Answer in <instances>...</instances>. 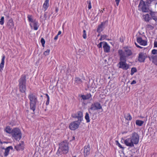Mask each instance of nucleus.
<instances>
[{
  "label": "nucleus",
  "mask_w": 157,
  "mask_h": 157,
  "mask_svg": "<svg viewBox=\"0 0 157 157\" xmlns=\"http://www.w3.org/2000/svg\"><path fill=\"white\" fill-rule=\"evenodd\" d=\"M90 147L89 144L85 146L84 149V157H87L90 154Z\"/></svg>",
  "instance_id": "13"
},
{
  "label": "nucleus",
  "mask_w": 157,
  "mask_h": 157,
  "mask_svg": "<svg viewBox=\"0 0 157 157\" xmlns=\"http://www.w3.org/2000/svg\"><path fill=\"white\" fill-rule=\"evenodd\" d=\"M116 145L118 146V147L121 148L122 149V150H124V148L123 147L122 145L119 143V142L118 141H116Z\"/></svg>",
  "instance_id": "33"
},
{
  "label": "nucleus",
  "mask_w": 157,
  "mask_h": 157,
  "mask_svg": "<svg viewBox=\"0 0 157 157\" xmlns=\"http://www.w3.org/2000/svg\"><path fill=\"white\" fill-rule=\"evenodd\" d=\"M61 31H59L58 32V34L57 35L59 36V35H60L61 34Z\"/></svg>",
  "instance_id": "55"
},
{
  "label": "nucleus",
  "mask_w": 157,
  "mask_h": 157,
  "mask_svg": "<svg viewBox=\"0 0 157 157\" xmlns=\"http://www.w3.org/2000/svg\"><path fill=\"white\" fill-rule=\"evenodd\" d=\"M107 36L106 35H101V37L102 38L103 40L106 38Z\"/></svg>",
  "instance_id": "46"
},
{
  "label": "nucleus",
  "mask_w": 157,
  "mask_h": 157,
  "mask_svg": "<svg viewBox=\"0 0 157 157\" xmlns=\"http://www.w3.org/2000/svg\"><path fill=\"white\" fill-rule=\"evenodd\" d=\"M5 56L4 55H3L2 59L1 62L0 64V71H2L3 70L5 63Z\"/></svg>",
  "instance_id": "21"
},
{
  "label": "nucleus",
  "mask_w": 157,
  "mask_h": 157,
  "mask_svg": "<svg viewBox=\"0 0 157 157\" xmlns=\"http://www.w3.org/2000/svg\"><path fill=\"white\" fill-rule=\"evenodd\" d=\"M135 44L136 45V46L137 47V48H142V47H141V46H140L138 45L136 42H135Z\"/></svg>",
  "instance_id": "50"
},
{
  "label": "nucleus",
  "mask_w": 157,
  "mask_h": 157,
  "mask_svg": "<svg viewBox=\"0 0 157 157\" xmlns=\"http://www.w3.org/2000/svg\"><path fill=\"white\" fill-rule=\"evenodd\" d=\"M10 149L12 150L13 149V147L12 146H10L6 148H5V152L3 153L4 156L6 157L8 155Z\"/></svg>",
  "instance_id": "19"
},
{
  "label": "nucleus",
  "mask_w": 157,
  "mask_h": 157,
  "mask_svg": "<svg viewBox=\"0 0 157 157\" xmlns=\"http://www.w3.org/2000/svg\"><path fill=\"white\" fill-rule=\"evenodd\" d=\"M145 2L147 4V6H149L150 4L151 3L152 0H146V1Z\"/></svg>",
  "instance_id": "38"
},
{
  "label": "nucleus",
  "mask_w": 157,
  "mask_h": 157,
  "mask_svg": "<svg viewBox=\"0 0 157 157\" xmlns=\"http://www.w3.org/2000/svg\"><path fill=\"white\" fill-rule=\"evenodd\" d=\"M124 52H125V55L127 57L131 56L132 54V51L127 47L124 48Z\"/></svg>",
  "instance_id": "20"
},
{
  "label": "nucleus",
  "mask_w": 157,
  "mask_h": 157,
  "mask_svg": "<svg viewBox=\"0 0 157 157\" xmlns=\"http://www.w3.org/2000/svg\"><path fill=\"white\" fill-rule=\"evenodd\" d=\"M137 71V70L136 67H132L131 69V75H132L134 73Z\"/></svg>",
  "instance_id": "32"
},
{
  "label": "nucleus",
  "mask_w": 157,
  "mask_h": 157,
  "mask_svg": "<svg viewBox=\"0 0 157 157\" xmlns=\"http://www.w3.org/2000/svg\"><path fill=\"white\" fill-rule=\"evenodd\" d=\"M144 122L143 121L138 120H136V124L140 126H141Z\"/></svg>",
  "instance_id": "29"
},
{
  "label": "nucleus",
  "mask_w": 157,
  "mask_h": 157,
  "mask_svg": "<svg viewBox=\"0 0 157 157\" xmlns=\"http://www.w3.org/2000/svg\"><path fill=\"white\" fill-rule=\"evenodd\" d=\"M118 53L120 56V62H126V57H128L125 55V52L122 50L118 51Z\"/></svg>",
  "instance_id": "9"
},
{
  "label": "nucleus",
  "mask_w": 157,
  "mask_h": 157,
  "mask_svg": "<svg viewBox=\"0 0 157 157\" xmlns=\"http://www.w3.org/2000/svg\"><path fill=\"white\" fill-rule=\"evenodd\" d=\"M49 0H45L43 4V7L44 9V11L47 10L49 6Z\"/></svg>",
  "instance_id": "25"
},
{
  "label": "nucleus",
  "mask_w": 157,
  "mask_h": 157,
  "mask_svg": "<svg viewBox=\"0 0 157 157\" xmlns=\"http://www.w3.org/2000/svg\"><path fill=\"white\" fill-rule=\"evenodd\" d=\"M28 20H32V16L31 15H28Z\"/></svg>",
  "instance_id": "52"
},
{
  "label": "nucleus",
  "mask_w": 157,
  "mask_h": 157,
  "mask_svg": "<svg viewBox=\"0 0 157 157\" xmlns=\"http://www.w3.org/2000/svg\"><path fill=\"white\" fill-rule=\"evenodd\" d=\"M120 0H115V2L117 6H118Z\"/></svg>",
  "instance_id": "48"
},
{
  "label": "nucleus",
  "mask_w": 157,
  "mask_h": 157,
  "mask_svg": "<svg viewBox=\"0 0 157 157\" xmlns=\"http://www.w3.org/2000/svg\"><path fill=\"white\" fill-rule=\"evenodd\" d=\"M139 136L138 134L134 132L132 133L130 138H127L124 140V144L128 146L131 147H134V144H137L139 142Z\"/></svg>",
  "instance_id": "1"
},
{
  "label": "nucleus",
  "mask_w": 157,
  "mask_h": 157,
  "mask_svg": "<svg viewBox=\"0 0 157 157\" xmlns=\"http://www.w3.org/2000/svg\"><path fill=\"white\" fill-rule=\"evenodd\" d=\"M90 109L92 110H96L99 109H102L103 110L102 107L99 102H96L92 104L91 105Z\"/></svg>",
  "instance_id": "7"
},
{
  "label": "nucleus",
  "mask_w": 157,
  "mask_h": 157,
  "mask_svg": "<svg viewBox=\"0 0 157 157\" xmlns=\"http://www.w3.org/2000/svg\"><path fill=\"white\" fill-rule=\"evenodd\" d=\"M136 81L135 80H133L131 82V84L132 85V84H136Z\"/></svg>",
  "instance_id": "49"
},
{
  "label": "nucleus",
  "mask_w": 157,
  "mask_h": 157,
  "mask_svg": "<svg viewBox=\"0 0 157 157\" xmlns=\"http://www.w3.org/2000/svg\"><path fill=\"white\" fill-rule=\"evenodd\" d=\"M28 97L30 101V108L33 110V113L34 114L37 101V97L35 94L31 93L29 95Z\"/></svg>",
  "instance_id": "3"
},
{
  "label": "nucleus",
  "mask_w": 157,
  "mask_h": 157,
  "mask_svg": "<svg viewBox=\"0 0 157 157\" xmlns=\"http://www.w3.org/2000/svg\"><path fill=\"white\" fill-rule=\"evenodd\" d=\"M104 9H105L104 8V9H103V10H101V11H102V13L103 12V10H104Z\"/></svg>",
  "instance_id": "64"
},
{
  "label": "nucleus",
  "mask_w": 157,
  "mask_h": 157,
  "mask_svg": "<svg viewBox=\"0 0 157 157\" xmlns=\"http://www.w3.org/2000/svg\"><path fill=\"white\" fill-rule=\"evenodd\" d=\"M7 143L6 142L4 141L3 142H2L1 140H0V148H2L3 147H3L2 146V144L3 143Z\"/></svg>",
  "instance_id": "43"
},
{
  "label": "nucleus",
  "mask_w": 157,
  "mask_h": 157,
  "mask_svg": "<svg viewBox=\"0 0 157 157\" xmlns=\"http://www.w3.org/2000/svg\"><path fill=\"white\" fill-rule=\"evenodd\" d=\"M143 17L144 20H149L148 19L150 17V15L147 13L143 16Z\"/></svg>",
  "instance_id": "34"
},
{
  "label": "nucleus",
  "mask_w": 157,
  "mask_h": 157,
  "mask_svg": "<svg viewBox=\"0 0 157 157\" xmlns=\"http://www.w3.org/2000/svg\"><path fill=\"white\" fill-rule=\"evenodd\" d=\"M104 9H105L104 8V9H103V10H101V11H102V13L103 12V10H104Z\"/></svg>",
  "instance_id": "63"
},
{
  "label": "nucleus",
  "mask_w": 157,
  "mask_h": 157,
  "mask_svg": "<svg viewBox=\"0 0 157 157\" xmlns=\"http://www.w3.org/2000/svg\"><path fill=\"white\" fill-rule=\"evenodd\" d=\"M124 118L128 121H131L132 119V117L129 113H125L124 114Z\"/></svg>",
  "instance_id": "24"
},
{
  "label": "nucleus",
  "mask_w": 157,
  "mask_h": 157,
  "mask_svg": "<svg viewBox=\"0 0 157 157\" xmlns=\"http://www.w3.org/2000/svg\"><path fill=\"white\" fill-rule=\"evenodd\" d=\"M4 149H5L4 147H3V148H0V156L2 155V154H3V153H4L3 150H4Z\"/></svg>",
  "instance_id": "41"
},
{
  "label": "nucleus",
  "mask_w": 157,
  "mask_h": 157,
  "mask_svg": "<svg viewBox=\"0 0 157 157\" xmlns=\"http://www.w3.org/2000/svg\"><path fill=\"white\" fill-rule=\"evenodd\" d=\"M4 23V20H0V24L1 25H2Z\"/></svg>",
  "instance_id": "53"
},
{
  "label": "nucleus",
  "mask_w": 157,
  "mask_h": 157,
  "mask_svg": "<svg viewBox=\"0 0 157 157\" xmlns=\"http://www.w3.org/2000/svg\"><path fill=\"white\" fill-rule=\"evenodd\" d=\"M120 41H121V42H123V41H121V38H120Z\"/></svg>",
  "instance_id": "61"
},
{
  "label": "nucleus",
  "mask_w": 157,
  "mask_h": 157,
  "mask_svg": "<svg viewBox=\"0 0 157 157\" xmlns=\"http://www.w3.org/2000/svg\"><path fill=\"white\" fill-rule=\"evenodd\" d=\"M75 140V137L73 136L72 137V139H71V140H70V141H71V140Z\"/></svg>",
  "instance_id": "58"
},
{
  "label": "nucleus",
  "mask_w": 157,
  "mask_h": 157,
  "mask_svg": "<svg viewBox=\"0 0 157 157\" xmlns=\"http://www.w3.org/2000/svg\"><path fill=\"white\" fill-rule=\"evenodd\" d=\"M45 95L47 97V99L49 98V97L48 94H45Z\"/></svg>",
  "instance_id": "57"
},
{
  "label": "nucleus",
  "mask_w": 157,
  "mask_h": 157,
  "mask_svg": "<svg viewBox=\"0 0 157 157\" xmlns=\"http://www.w3.org/2000/svg\"><path fill=\"white\" fill-rule=\"evenodd\" d=\"M80 123L81 122H77V121L72 122L69 125V128L71 130H75L78 128Z\"/></svg>",
  "instance_id": "10"
},
{
  "label": "nucleus",
  "mask_w": 157,
  "mask_h": 157,
  "mask_svg": "<svg viewBox=\"0 0 157 157\" xmlns=\"http://www.w3.org/2000/svg\"><path fill=\"white\" fill-rule=\"evenodd\" d=\"M11 135L13 139L17 141H19L21 138L22 134L20 130L17 128L13 129Z\"/></svg>",
  "instance_id": "5"
},
{
  "label": "nucleus",
  "mask_w": 157,
  "mask_h": 157,
  "mask_svg": "<svg viewBox=\"0 0 157 157\" xmlns=\"http://www.w3.org/2000/svg\"><path fill=\"white\" fill-rule=\"evenodd\" d=\"M24 142L21 141V143H20L19 144L16 145L14 147L16 150L17 151H19L20 150H23L24 149Z\"/></svg>",
  "instance_id": "15"
},
{
  "label": "nucleus",
  "mask_w": 157,
  "mask_h": 157,
  "mask_svg": "<svg viewBox=\"0 0 157 157\" xmlns=\"http://www.w3.org/2000/svg\"><path fill=\"white\" fill-rule=\"evenodd\" d=\"M151 4H153L155 6L157 4V0H152Z\"/></svg>",
  "instance_id": "44"
},
{
  "label": "nucleus",
  "mask_w": 157,
  "mask_h": 157,
  "mask_svg": "<svg viewBox=\"0 0 157 157\" xmlns=\"http://www.w3.org/2000/svg\"><path fill=\"white\" fill-rule=\"evenodd\" d=\"M104 43V45L103 48L104 50V51L105 52H110V47L108 44L106 42L103 41Z\"/></svg>",
  "instance_id": "18"
},
{
  "label": "nucleus",
  "mask_w": 157,
  "mask_h": 157,
  "mask_svg": "<svg viewBox=\"0 0 157 157\" xmlns=\"http://www.w3.org/2000/svg\"><path fill=\"white\" fill-rule=\"evenodd\" d=\"M150 60H151V59H152V62L155 65H157V55H152L151 57H149Z\"/></svg>",
  "instance_id": "22"
},
{
  "label": "nucleus",
  "mask_w": 157,
  "mask_h": 157,
  "mask_svg": "<svg viewBox=\"0 0 157 157\" xmlns=\"http://www.w3.org/2000/svg\"><path fill=\"white\" fill-rule=\"evenodd\" d=\"M136 41L140 45L145 46L147 44V41L145 40H143L140 37H137Z\"/></svg>",
  "instance_id": "17"
},
{
  "label": "nucleus",
  "mask_w": 157,
  "mask_h": 157,
  "mask_svg": "<svg viewBox=\"0 0 157 157\" xmlns=\"http://www.w3.org/2000/svg\"><path fill=\"white\" fill-rule=\"evenodd\" d=\"M58 37V36L57 35L54 37V40H56L57 39Z\"/></svg>",
  "instance_id": "54"
},
{
  "label": "nucleus",
  "mask_w": 157,
  "mask_h": 157,
  "mask_svg": "<svg viewBox=\"0 0 157 157\" xmlns=\"http://www.w3.org/2000/svg\"><path fill=\"white\" fill-rule=\"evenodd\" d=\"M4 17H2L0 20H4Z\"/></svg>",
  "instance_id": "60"
},
{
  "label": "nucleus",
  "mask_w": 157,
  "mask_h": 157,
  "mask_svg": "<svg viewBox=\"0 0 157 157\" xmlns=\"http://www.w3.org/2000/svg\"><path fill=\"white\" fill-rule=\"evenodd\" d=\"M69 148L68 144L66 140L61 142L59 144V149L57 152L58 154L59 153L66 154L68 152Z\"/></svg>",
  "instance_id": "4"
},
{
  "label": "nucleus",
  "mask_w": 157,
  "mask_h": 157,
  "mask_svg": "<svg viewBox=\"0 0 157 157\" xmlns=\"http://www.w3.org/2000/svg\"><path fill=\"white\" fill-rule=\"evenodd\" d=\"M151 53L153 55L157 54V50L155 49H153L152 50L151 52Z\"/></svg>",
  "instance_id": "39"
},
{
  "label": "nucleus",
  "mask_w": 157,
  "mask_h": 157,
  "mask_svg": "<svg viewBox=\"0 0 157 157\" xmlns=\"http://www.w3.org/2000/svg\"><path fill=\"white\" fill-rule=\"evenodd\" d=\"M150 18L153 20H157V13L151 12L150 13Z\"/></svg>",
  "instance_id": "23"
},
{
  "label": "nucleus",
  "mask_w": 157,
  "mask_h": 157,
  "mask_svg": "<svg viewBox=\"0 0 157 157\" xmlns=\"http://www.w3.org/2000/svg\"><path fill=\"white\" fill-rule=\"evenodd\" d=\"M83 37L84 39H86V31L84 30L83 31Z\"/></svg>",
  "instance_id": "40"
},
{
  "label": "nucleus",
  "mask_w": 157,
  "mask_h": 157,
  "mask_svg": "<svg viewBox=\"0 0 157 157\" xmlns=\"http://www.w3.org/2000/svg\"><path fill=\"white\" fill-rule=\"evenodd\" d=\"M91 97V95L90 94H87L86 95H82L81 96V97L84 100L88 99L90 98Z\"/></svg>",
  "instance_id": "26"
},
{
  "label": "nucleus",
  "mask_w": 157,
  "mask_h": 157,
  "mask_svg": "<svg viewBox=\"0 0 157 157\" xmlns=\"http://www.w3.org/2000/svg\"><path fill=\"white\" fill-rule=\"evenodd\" d=\"M58 8L57 7H56V10H56V12H57L58 11Z\"/></svg>",
  "instance_id": "56"
},
{
  "label": "nucleus",
  "mask_w": 157,
  "mask_h": 157,
  "mask_svg": "<svg viewBox=\"0 0 157 157\" xmlns=\"http://www.w3.org/2000/svg\"><path fill=\"white\" fill-rule=\"evenodd\" d=\"M29 25L32 29L33 28L34 30L38 29L39 26V23L36 20H29Z\"/></svg>",
  "instance_id": "8"
},
{
  "label": "nucleus",
  "mask_w": 157,
  "mask_h": 157,
  "mask_svg": "<svg viewBox=\"0 0 157 157\" xmlns=\"http://www.w3.org/2000/svg\"><path fill=\"white\" fill-rule=\"evenodd\" d=\"M18 86L19 91L21 93H25L27 87L26 75H21V78L18 80Z\"/></svg>",
  "instance_id": "2"
},
{
  "label": "nucleus",
  "mask_w": 157,
  "mask_h": 157,
  "mask_svg": "<svg viewBox=\"0 0 157 157\" xmlns=\"http://www.w3.org/2000/svg\"><path fill=\"white\" fill-rule=\"evenodd\" d=\"M5 131L8 133L11 134H12L13 129H12L10 126H8L6 128Z\"/></svg>",
  "instance_id": "28"
},
{
  "label": "nucleus",
  "mask_w": 157,
  "mask_h": 157,
  "mask_svg": "<svg viewBox=\"0 0 157 157\" xmlns=\"http://www.w3.org/2000/svg\"><path fill=\"white\" fill-rule=\"evenodd\" d=\"M73 118H77L78 119L77 122H81L82 121L83 119V114L80 111H78L77 112V114H74L72 116Z\"/></svg>",
  "instance_id": "11"
},
{
  "label": "nucleus",
  "mask_w": 157,
  "mask_h": 157,
  "mask_svg": "<svg viewBox=\"0 0 157 157\" xmlns=\"http://www.w3.org/2000/svg\"><path fill=\"white\" fill-rule=\"evenodd\" d=\"M99 40H103V39L101 37H101L99 39Z\"/></svg>",
  "instance_id": "59"
},
{
  "label": "nucleus",
  "mask_w": 157,
  "mask_h": 157,
  "mask_svg": "<svg viewBox=\"0 0 157 157\" xmlns=\"http://www.w3.org/2000/svg\"><path fill=\"white\" fill-rule=\"evenodd\" d=\"M147 7H148V6H147L144 1L143 0H140L138 7L141 8L143 12H146L148 11V9Z\"/></svg>",
  "instance_id": "6"
},
{
  "label": "nucleus",
  "mask_w": 157,
  "mask_h": 157,
  "mask_svg": "<svg viewBox=\"0 0 157 157\" xmlns=\"http://www.w3.org/2000/svg\"><path fill=\"white\" fill-rule=\"evenodd\" d=\"M7 25L9 28H13L14 26L13 22V20H9V21L7 22Z\"/></svg>",
  "instance_id": "27"
},
{
  "label": "nucleus",
  "mask_w": 157,
  "mask_h": 157,
  "mask_svg": "<svg viewBox=\"0 0 157 157\" xmlns=\"http://www.w3.org/2000/svg\"><path fill=\"white\" fill-rule=\"evenodd\" d=\"M154 47H157V42L155 41L154 42Z\"/></svg>",
  "instance_id": "51"
},
{
  "label": "nucleus",
  "mask_w": 157,
  "mask_h": 157,
  "mask_svg": "<svg viewBox=\"0 0 157 157\" xmlns=\"http://www.w3.org/2000/svg\"><path fill=\"white\" fill-rule=\"evenodd\" d=\"M147 27L148 28H150L151 30H152L154 29V27L150 25H147Z\"/></svg>",
  "instance_id": "42"
},
{
  "label": "nucleus",
  "mask_w": 157,
  "mask_h": 157,
  "mask_svg": "<svg viewBox=\"0 0 157 157\" xmlns=\"http://www.w3.org/2000/svg\"><path fill=\"white\" fill-rule=\"evenodd\" d=\"M85 118L86 120L87 123H89L90 122V117L89 114L87 113H86L85 117Z\"/></svg>",
  "instance_id": "31"
},
{
  "label": "nucleus",
  "mask_w": 157,
  "mask_h": 157,
  "mask_svg": "<svg viewBox=\"0 0 157 157\" xmlns=\"http://www.w3.org/2000/svg\"><path fill=\"white\" fill-rule=\"evenodd\" d=\"M118 65H119L118 67L119 68H121L124 70H127L129 68V65L126 62H119Z\"/></svg>",
  "instance_id": "12"
},
{
  "label": "nucleus",
  "mask_w": 157,
  "mask_h": 157,
  "mask_svg": "<svg viewBox=\"0 0 157 157\" xmlns=\"http://www.w3.org/2000/svg\"><path fill=\"white\" fill-rule=\"evenodd\" d=\"M40 42L42 44V45L43 47H44L45 43V40L43 38H42L40 40Z\"/></svg>",
  "instance_id": "37"
},
{
  "label": "nucleus",
  "mask_w": 157,
  "mask_h": 157,
  "mask_svg": "<svg viewBox=\"0 0 157 157\" xmlns=\"http://www.w3.org/2000/svg\"><path fill=\"white\" fill-rule=\"evenodd\" d=\"M75 81L76 83L78 84L81 83L82 82V80L80 78L77 77L75 78Z\"/></svg>",
  "instance_id": "30"
},
{
  "label": "nucleus",
  "mask_w": 157,
  "mask_h": 157,
  "mask_svg": "<svg viewBox=\"0 0 157 157\" xmlns=\"http://www.w3.org/2000/svg\"><path fill=\"white\" fill-rule=\"evenodd\" d=\"M107 22L108 21L106 20L104 22H102L100 25H99L97 29V32L100 33L103 30L104 26L105 24L107 23Z\"/></svg>",
  "instance_id": "14"
},
{
  "label": "nucleus",
  "mask_w": 157,
  "mask_h": 157,
  "mask_svg": "<svg viewBox=\"0 0 157 157\" xmlns=\"http://www.w3.org/2000/svg\"><path fill=\"white\" fill-rule=\"evenodd\" d=\"M50 52V49H48L44 52L43 54L45 56H46L49 54Z\"/></svg>",
  "instance_id": "35"
},
{
  "label": "nucleus",
  "mask_w": 157,
  "mask_h": 157,
  "mask_svg": "<svg viewBox=\"0 0 157 157\" xmlns=\"http://www.w3.org/2000/svg\"><path fill=\"white\" fill-rule=\"evenodd\" d=\"M87 3L88 4V8L89 10L91 8V2L90 1H87Z\"/></svg>",
  "instance_id": "36"
},
{
  "label": "nucleus",
  "mask_w": 157,
  "mask_h": 157,
  "mask_svg": "<svg viewBox=\"0 0 157 157\" xmlns=\"http://www.w3.org/2000/svg\"><path fill=\"white\" fill-rule=\"evenodd\" d=\"M104 9H105L104 8V9H103V10H101V11H102V13L103 12V10H104Z\"/></svg>",
  "instance_id": "62"
},
{
  "label": "nucleus",
  "mask_w": 157,
  "mask_h": 157,
  "mask_svg": "<svg viewBox=\"0 0 157 157\" xmlns=\"http://www.w3.org/2000/svg\"><path fill=\"white\" fill-rule=\"evenodd\" d=\"M146 58V54L140 52L139 55L138 61L140 62H144Z\"/></svg>",
  "instance_id": "16"
},
{
  "label": "nucleus",
  "mask_w": 157,
  "mask_h": 157,
  "mask_svg": "<svg viewBox=\"0 0 157 157\" xmlns=\"http://www.w3.org/2000/svg\"><path fill=\"white\" fill-rule=\"evenodd\" d=\"M47 99V101L46 102V105H48L49 104L50 98H48Z\"/></svg>",
  "instance_id": "47"
},
{
  "label": "nucleus",
  "mask_w": 157,
  "mask_h": 157,
  "mask_svg": "<svg viewBox=\"0 0 157 157\" xmlns=\"http://www.w3.org/2000/svg\"><path fill=\"white\" fill-rule=\"evenodd\" d=\"M102 43L104 44L103 42H101L100 43H99L98 45V47L99 48H102Z\"/></svg>",
  "instance_id": "45"
}]
</instances>
